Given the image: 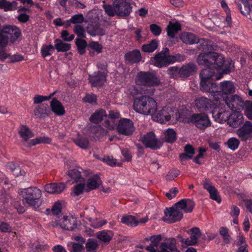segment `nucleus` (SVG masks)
<instances>
[{
    "instance_id": "864d4df0",
    "label": "nucleus",
    "mask_w": 252,
    "mask_h": 252,
    "mask_svg": "<svg viewBox=\"0 0 252 252\" xmlns=\"http://www.w3.org/2000/svg\"><path fill=\"white\" fill-rule=\"evenodd\" d=\"M74 143L82 149H86L89 146V141L87 138H79L74 140Z\"/></svg>"
},
{
    "instance_id": "4c0bfd02",
    "label": "nucleus",
    "mask_w": 252,
    "mask_h": 252,
    "mask_svg": "<svg viewBox=\"0 0 252 252\" xmlns=\"http://www.w3.org/2000/svg\"><path fill=\"white\" fill-rule=\"evenodd\" d=\"M240 141L236 137H231L229 138L227 142L225 143V145L230 150L234 151L238 149L240 145Z\"/></svg>"
},
{
    "instance_id": "49530a36",
    "label": "nucleus",
    "mask_w": 252,
    "mask_h": 252,
    "mask_svg": "<svg viewBox=\"0 0 252 252\" xmlns=\"http://www.w3.org/2000/svg\"><path fill=\"white\" fill-rule=\"evenodd\" d=\"M55 93H56V92L51 94L48 96H44V95H38V94L35 95V96L33 98V103L35 104H37L41 103L43 101L48 100L52 98V97L54 95Z\"/></svg>"
},
{
    "instance_id": "58836bf2",
    "label": "nucleus",
    "mask_w": 252,
    "mask_h": 252,
    "mask_svg": "<svg viewBox=\"0 0 252 252\" xmlns=\"http://www.w3.org/2000/svg\"><path fill=\"white\" fill-rule=\"evenodd\" d=\"M68 175L75 182H83L84 180L80 172L76 169L70 170L68 172Z\"/></svg>"
},
{
    "instance_id": "79ce46f5",
    "label": "nucleus",
    "mask_w": 252,
    "mask_h": 252,
    "mask_svg": "<svg viewBox=\"0 0 252 252\" xmlns=\"http://www.w3.org/2000/svg\"><path fill=\"white\" fill-rule=\"evenodd\" d=\"M77 47L78 53L80 55H83L86 52V48L87 46V42L81 38H76L75 41Z\"/></svg>"
},
{
    "instance_id": "393cba45",
    "label": "nucleus",
    "mask_w": 252,
    "mask_h": 252,
    "mask_svg": "<svg viewBox=\"0 0 252 252\" xmlns=\"http://www.w3.org/2000/svg\"><path fill=\"white\" fill-rule=\"evenodd\" d=\"M126 61L130 63L139 62L141 60V53L138 50H134L125 55Z\"/></svg>"
},
{
    "instance_id": "f704fd0d",
    "label": "nucleus",
    "mask_w": 252,
    "mask_h": 252,
    "mask_svg": "<svg viewBox=\"0 0 252 252\" xmlns=\"http://www.w3.org/2000/svg\"><path fill=\"white\" fill-rule=\"evenodd\" d=\"M158 46V41L156 39H153L149 43L144 44L142 50L145 52L152 53L157 49Z\"/></svg>"
},
{
    "instance_id": "69168bd1",
    "label": "nucleus",
    "mask_w": 252,
    "mask_h": 252,
    "mask_svg": "<svg viewBox=\"0 0 252 252\" xmlns=\"http://www.w3.org/2000/svg\"><path fill=\"white\" fill-rule=\"evenodd\" d=\"M69 34L67 31H63L61 32V37L65 41H71L74 39V34H71L69 36Z\"/></svg>"
},
{
    "instance_id": "6ab92c4d",
    "label": "nucleus",
    "mask_w": 252,
    "mask_h": 252,
    "mask_svg": "<svg viewBox=\"0 0 252 252\" xmlns=\"http://www.w3.org/2000/svg\"><path fill=\"white\" fill-rule=\"evenodd\" d=\"M2 29L8 37V40L12 43L17 40L21 34L19 29L15 26H5Z\"/></svg>"
},
{
    "instance_id": "5fc2aeb1",
    "label": "nucleus",
    "mask_w": 252,
    "mask_h": 252,
    "mask_svg": "<svg viewBox=\"0 0 252 252\" xmlns=\"http://www.w3.org/2000/svg\"><path fill=\"white\" fill-rule=\"evenodd\" d=\"M89 221L92 223V225L94 228H99L107 223L106 220H101L98 219L93 220L92 218L89 219Z\"/></svg>"
},
{
    "instance_id": "4be33fe9",
    "label": "nucleus",
    "mask_w": 252,
    "mask_h": 252,
    "mask_svg": "<svg viewBox=\"0 0 252 252\" xmlns=\"http://www.w3.org/2000/svg\"><path fill=\"white\" fill-rule=\"evenodd\" d=\"M106 76L104 73L98 72L94 75L89 76V81L94 86H100L105 81Z\"/></svg>"
},
{
    "instance_id": "9d476101",
    "label": "nucleus",
    "mask_w": 252,
    "mask_h": 252,
    "mask_svg": "<svg viewBox=\"0 0 252 252\" xmlns=\"http://www.w3.org/2000/svg\"><path fill=\"white\" fill-rule=\"evenodd\" d=\"M175 56H167L162 53H158L150 60L151 64L158 67H162L175 62Z\"/></svg>"
},
{
    "instance_id": "5701e85b",
    "label": "nucleus",
    "mask_w": 252,
    "mask_h": 252,
    "mask_svg": "<svg viewBox=\"0 0 252 252\" xmlns=\"http://www.w3.org/2000/svg\"><path fill=\"white\" fill-rule=\"evenodd\" d=\"M52 111L58 116H62L65 114V111L62 104L56 98H54L50 102Z\"/></svg>"
},
{
    "instance_id": "ea45409f",
    "label": "nucleus",
    "mask_w": 252,
    "mask_h": 252,
    "mask_svg": "<svg viewBox=\"0 0 252 252\" xmlns=\"http://www.w3.org/2000/svg\"><path fill=\"white\" fill-rule=\"evenodd\" d=\"M176 240L175 238H169L165 239V242L161 243L160 247H166L170 251L176 248Z\"/></svg>"
},
{
    "instance_id": "1a4fd4ad",
    "label": "nucleus",
    "mask_w": 252,
    "mask_h": 252,
    "mask_svg": "<svg viewBox=\"0 0 252 252\" xmlns=\"http://www.w3.org/2000/svg\"><path fill=\"white\" fill-rule=\"evenodd\" d=\"M55 224L54 226H60L63 229L67 230H72L77 227L76 219L72 216H56L55 218Z\"/></svg>"
},
{
    "instance_id": "3c124183",
    "label": "nucleus",
    "mask_w": 252,
    "mask_h": 252,
    "mask_svg": "<svg viewBox=\"0 0 252 252\" xmlns=\"http://www.w3.org/2000/svg\"><path fill=\"white\" fill-rule=\"evenodd\" d=\"M185 153L181 154L180 155V158L183 164H186L189 160V144L185 147Z\"/></svg>"
},
{
    "instance_id": "09e8293b",
    "label": "nucleus",
    "mask_w": 252,
    "mask_h": 252,
    "mask_svg": "<svg viewBox=\"0 0 252 252\" xmlns=\"http://www.w3.org/2000/svg\"><path fill=\"white\" fill-rule=\"evenodd\" d=\"M243 109H244V114L247 118L249 120H252V102L247 101Z\"/></svg>"
},
{
    "instance_id": "8fccbe9b",
    "label": "nucleus",
    "mask_w": 252,
    "mask_h": 252,
    "mask_svg": "<svg viewBox=\"0 0 252 252\" xmlns=\"http://www.w3.org/2000/svg\"><path fill=\"white\" fill-rule=\"evenodd\" d=\"M210 194V198L216 201L218 203L220 204L221 202V198L219 195L218 190L216 188H214L210 191H208Z\"/></svg>"
},
{
    "instance_id": "4468645a",
    "label": "nucleus",
    "mask_w": 252,
    "mask_h": 252,
    "mask_svg": "<svg viewBox=\"0 0 252 252\" xmlns=\"http://www.w3.org/2000/svg\"><path fill=\"white\" fill-rule=\"evenodd\" d=\"M223 101L233 111L243 109L245 104L243 99L236 94L230 95Z\"/></svg>"
},
{
    "instance_id": "de8ad7c7",
    "label": "nucleus",
    "mask_w": 252,
    "mask_h": 252,
    "mask_svg": "<svg viewBox=\"0 0 252 252\" xmlns=\"http://www.w3.org/2000/svg\"><path fill=\"white\" fill-rule=\"evenodd\" d=\"M85 245L86 250L88 252H91L95 251L98 247V244L97 241L92 239H89Z\"/></svg>"
},
{
    "instance_id": "aec40b11",
    "label": "nucleus",
    "mask_w": 252,
    "mask_h": 252,
    "mask_svg": "<svg viewBox=\"0 0 252 252\" xmlns=\"http://www.w3.org/2000/svg\"><path fill=\"white\" fill-rule=\"evenodd\" d=\"M173 113L170 108L165 107L158 112L154 119L160 123H165L171 119Z\"/></svg>"
},
{
    "instance_id": "423d86ee",
    "label": "nucleus",
    "mask_w": 252,
    "mask_h": 252,
    "mask_svg": "<svg viewBox=\"0 0 252 252\" xmlns=\"http://www.w3.org/2000/svg\"><path fill=\"white\" fill-rule=\"evenodd\" d=\"M235 87L230 81H224L220 84V87L214 88L210 93L215 101L224 100L235 92Z\"/></svg>"
},
{
    "instance_id": "e2e57ef3",
    "label": "nucleus",
    "mask_w": 252,
    "mask_h": 252,
    "mask_svg": "<svg viewBox=\"0 0 252 252\" xmlns=\"http://www.w3.org/2000/svg\"><path fill=\"white\" fill-rule=\"evenodd\" d=\"M61 209L62 207L61 203L56 202L53 206L51 211L54 215H56V216H61V215H59V214L61 212Z\"/></svg>"
},
{
    "instance_id": "774afa93",
    "label": "nucleus",
    "mask_w": 252,
    "mask_h": 252,
    "mask_svg": "<svg viewBox=\"0 0 252 252\" xmlns=\"http://www.w3.org/2000/svg\"><path fill=\"white\" fill-rule=\"evenodd\" d=\"M179 174V171L177 169L171 170L168 172L166 176V178L168 180H172L176 178Z\"/></svg>"
},
{
    "instance_id": "2eb2a0df",
    "label": "nucleus",
    "mask_w": 252,
    "mask_h": 252,
    "mask_svg": "<svg viewBox=\"0 0 252 252\" xmlns=\"http://www.w3.org/2000/svg\"><path fill=\"white\" fill-rule=\"evenodd\" d=\"M141 141L146 148L152 149H158L161 145L153 132H149L144 135Z\"/></svg>"
},
{
    "instance_id": "ddd939ff",
    "label": "nucleus",
    "mask_w": 252,
    "mask_h": 252,
    "mask_svg": "<svg viewBox=\"0 0 252 252\" xmlns=\"http://www.w3.org/2000/svg\"><path fill=\"white\" fill-rule=\"evenodd\" d=\"M211 113H212V116L216 120L221 123L227 122L230 114L226 110L225 106L221 104L219 106L216 104Z\"/></svg>"
},
{
    "instance_id": "13d9d810",
    "label": "nucleus",
    "mask_w": 252,
    "mask_h": 252,
    "mask_svg": "<svg viewBox=\"0 0 252 252\" xmlns=\"http://www.w3.org/2000/svg\"><path fill=\"white\" fill-rule=\"evenodd\" d=\"M84 20V16L82 14H75L71 17L70 21L73 24H80Z\"/></svg>"
},
{
    "instance_id": "680f3d73",
    "label": "nucleus",
    "mask_w": 252,
    "mask_h": 252,
    "mask_svg": "<svg viewBox=\"0 0 252 252\" xmlns=\"http://www.w3.org/2000/svg\"><path fill=\"white\" fill-rule=\"evenodd\" d=\"M178 74L182 77H187L189 76V65L183 66L179 70Z\"/></svg>"
},
{
    "instance_id": "37998d69",
    "label": "nucleus",
    "mask_w": 252,
    "mask_h": 252,
    "mask_svg": "<svg viewBox=\"0 0 252 252\" xmlns=\"http://www.w3.org/2000/svg\"><path fill=\"white\" fill-rule=\"evenodd\" d=\"M188 199H183L176 203L174 204V207L183 212L187 213L188 212Z\"/></svg>"
},
{
    "instance_id": "338daca9",
    "label": "nucleus",
    "mask_w": 252,
    "mask_h": 252,
    "mask_svg": "<svg viewBox=\"0 0 252 252\" xmlns=\"http://www.w3.org/2000/svg\"><path fill=\"white\" fill-rule=\"evenodd\" d=\"M96 96L94 94H87L84 98L83 101L85 102L93 103L95 102Z\"/></svg>"
},
{
    "instance_id": "9b49d317",
    "label": "nucleus",
    "mask_w": 252,
    "mask_h": 252,
    "mask_svg": "<svg viewBox=\"0 0 252 252\" xmlns=\"http://www.w3.org/2000/svg\"><path fill=\"white\" fill-rule=\"evenodd\" d=\"M119 133L126 136L132 135L134 131L135 128L133 123L129 119H121L116 127Z\"/></svg>"
},
{
    "instance_id": "f8f14e48",
    "label": "nucleus",
    "mask_w": 252,
    "mask_h": 252,
    "mask_svg": "<svg viewBox=\"0 0 252 252\" xmlns=\"http://www.w3.org/2000/svg\"><path fill=\"white\" fill-rule=\"evenodd\" d=\"M236 133L243 142H246L252 138V123L249 121H245L242 126L238 128Z\"/></svg>"
},
{
    "instance_id": "412c9836",
    "label": "nucleus",
    "mask_w": 252,
    "mask_h": 252,
    "mask_svg": "<svg viewBox=\"0 0 252 252\" xmlns=\"http://www.w3.org/2000/svg\"><path fill=\"white\" fill-rule=\"evenodd\" d=\"M66 188L63 183H50L45 186L44 189L46 192L51 194H59L63 192Z\"/></svg>"
},
{
    "instance_id": "a211bd4d",
    "label": "nucleus",
    "mask_w": 252,
    "mask_h": 252,
    "mask_svg": "<svg viewBox=\"0 0 252 252\" xmlns=\"http://www.w3.org/2000/svg\"><path fill=\"white\" fill-rule=\"evenodd\" d=\"M195 103L197 109L201 110L208 111L211 113L216 104L207 97L201 96L195 99Z\"/></svg>"
},
{
    "instance_id": "052dcab7",
    "label": "nucleus",
    "mask_w": 252,
    "mask_h": 252,
    "mask_svg": "<svg viewBox=\"0 0 252 252\" xmlns=\"http://www.w3.org/2000/svg\"><path fill=\"white\" fill-rule=\"evenodd\" d=\"M85 184L84 183H80L77 184L74 188L73 191L72 193L73 195H79L82 194L84 189Z\"/></svg>"
},
{
    "instance_id": "72a5a7b5",
    "label": "nucleus",
    "mask_w": 252,
    "mask_h": 252,
    "mask_svg": "<svg viewBox=\"0 0 252 252\" xmlns=\"http://www.w3.org/2000/svg\"><path fill=\"white\" fill-rule=\"evenodd\" d=\"M121 222L130 227H135L138 225L139 222L135 218L131 215L124 216L121 219Z\"/></svg>"
},
{
    "instance_id": "7c9ffc66",
    "label": "nucleus",
    "mask_w": 252,
    "mask_h": 252,
    "mask_svg": "<svg viewBox=\"0 0 252 252\" xmlns=\"http://www.w3.org/2000/svg\"><path fill=\"white\" fill-rule=\"evenodd\" d=\"M201 235V232L198 227H194L190 229V246L195 245Z\"/></svg>"
},
{
    "instance_id": "7ed1b4c3",
    "label": "nucleus",
    "mask_w": 252,
    "mask_h": 252,
    "mask_svg": "<svg viewBox=\"0 0 252 252\" xmlns=\"http://www.w3.org/2000/svg\"><path fill=\"white\" fill-rule=\"evenodd\" d=\"M131 0H115L112 5L103 1L102 7L106 13L110 17L128 16L132 11Z\"/></svg>"
},
{
    "instance_id": "6e6d98bb",
    "label": "nucleus",
    "mask_w": 252,
    "mask_h": 252,
    "mask_svg": "<svg viewBox=\"0 0 252 252\" xmlns=\"http://www.w3.org/2000/svg\"><path fill=\"white\" fill-rule=\"evenodd\" d=\"M73 32L79 37H84L85 36L84 27L80 25H76L73 29Z\"/></svg>"
},
{
    "instance_id": "b1692460",
    "label": "nucleus",
    "mask_w": 252,
    "mask_h": 252,
    "mask_svg": "<svg viewBox=\"0 0 252 252\" xmlns=\"http://www.w3.org/2000/svg\"><path fill=\"white\" fill-rule=\"evenodd\" d=\"M151 242L149 246H147L146 249L150 252H158V247L162 237L161 235H154L150 237Z\"/></svg>"
},
{
    "instance_id": "a18cd8bd",
    "label": "nucleus",
    "mask_w": 252,
    "mask_h": 252,
    "mask_svg": "<svg viewBox=\"0 0 252 252\" xmlns=\"http://www.w3.org/2000/svg\"><path fill=\"white\" fill-rule=\"evenodd\" d=\"M67 246L70 252H81L84 247L82 244L72 242L68 243Z\"/></svg>"
},
{
    "instance_id": "39448f33",
    "label": "nucleus",
    "mask_w": 252,
    "mask_h": 252,
    "mask_svg": "<svg viewBox=\"0 0 252 252\" xmlns=\"http://www.w3.org/2000/svg\"><path fill=\"white\" fill-rule=\"evenodd\" d=\"M18 193L23 197L24 204H27L34 209H37L41 205L42 191L37 187L20 189Z\"/></svg>"
},
{
    "instance_id": "20e7f679",
    "label": "nucleus",
    "mask_w": 252,
    "mask_h": 252,
    "mask_svg": "<svg viewBox=\"0 0 252 252\" xmlns=\"http://www.w3.org/2000/svg\"><path fill=\"white\" fill-rule=\"evenodd\" d=\"M150 95L145 94L134 99V110L140 114L148 115L154 114L158 108L156 101Z\"/></svg>"
},
{
    "instance_id": "c756f323",
    "label": "nucleus",
    "mask_w": 252,
    "mask_h": 252,
    "mask_svg": "<svg viewBox=\"0 0 252 252\" xmlns=\"http://www.w3.org/2000/svg\"><path fill=\"white\" fill-rule=\"evenodd\" d=\"M242 3L244 5V10H243L241 4L238 5L241 13L245 16L252 14V0H242Z\"/></svg>"
},
{
    "instance_id": "f257e3e1",
    "label": "nucleus",
    "mask_w": 252,
    "mask_h": 252,
    "mask_svg": "<svg viewBox=\"0 0 252 252\" xmlns=\"http://www.w3.org/2000/svg\"><path fill=\"white\" fill-rule=\"evenodd\" d=\"M196 43V47L202 52L198 56L197 62L200 65L207 67L200 73V88L202 91L210 92L214 88H217L218 84L213 82L215 79H220V77L216 76V71H221L223 74L229 73L234 67L232 61L225 60L221 54L212 52L216 45L211 40L204 38L199 39L196 36L190 33V45Z\"/></svg>"
},
{
    "instance_id": "c85d7f7f",
    "label": "nucleus",
    "mask_w": 252,
    "mask_h": 252,
    "mask_svg": "<svg viewBox=\"0 0 252 252\" xmlns=\"http://www.w3.org/2000/svg\"><path fill=\"white\" fill-rule=\"evenodd\" d=\"M107 116L106 112L105 110L100 109L95 111L93 114L90 118V121L95 124L100 123L104 117Z\"/></svg>"
},
{
    "instance_id": "e433bc0d",
    "label": "nucleus",
    "mask_w": 252,
    "mask_h": 252,
    "mask_svg": "<svg viewBox=\"0 0 252 252\" xmlns=\"http://www.w3.org/2000/svg\"><path fill=\"white\" fill-rule=\"evenodd\" d=\"M55 43V48L59 52H66L69 51L71 48L70 44L64 43L60 39H56Z\"/></svg>"
},
{
    "instance_id": "603ef678",
    "label": "nucleus",
    "mask_w": 252,
    "mask_h": 252,
    "mask_svg": "<svg viewBox=\"0 0 252 252\" xmlns=\"http://www.w3.org/2000/svg\"><path fill=\"white\" fill-rule=\"evenodd\" d=\"M205 152L206 150L205 149L201 147L199 148L198 154L192 158L193 161L199 165L202 164L203 162L200 161V159L203 158L204 153Z\"/></svg>"
},
{
    "instance_id": "dca6fc26",
    "label": "nucleus",
    "mask_w": 252,
    "mask_h": 252,
    "mask_svg": "<svg viewBox=\"0 0 252 252\" xmlns=\"http://www.w3.org/2000/svg\"><path fill=\"white\" fill-rule=\"evenodd\" d=\"M244 123V117L242 113L238 111H233L229 114L228 125L233 128H237Z\"/></svg>"
},
{
    "instance_id": "2f4dec72",
    "label": "nucleus",
    "mask_w": 252,
    "mask_h": 252,
    "mask_svg": "<svg viewBox=\"0 0 252 252\" xmlns=\"http://www.w3.org/2000/svg\"><path fill=\"white\" fill-rule=\"evenodd\" d=\"M34 116L37 118H45L48 116L47 113V105L40 104L37 106L33 111Z\"/></svg>"
},
{
    "instance_id": "6e6552de",
    "label": "nucleus",
    "mask_w": 252,
    "mask_h": 252,
    "mask_svg": "<svg viewBox=\"0 0 252 252\" xmlns=\"http://www.w3.org/2000/svg\"><path fill=\"white\" fill-rule=\"evenodd\" d=\"M190 123L201 130H204L211 125L209 117L205 113H194L190 115Z\"/></svg>"
},
{
    "instance_id": "0eeeda50",
    "label": "nucleus",
    "mask_w": 252,
    "mask_h": 252,
    "mask_svg": "<svg viewBox=\"0 0 252 252\" xmlns=\"http://www.w3.org/2000/svg\"><path fill=\"white\" fill-rule=\"evenodd\" d=\"M18 132L22 142L27 147H31L41 143L49 144L51 142V139L47 136L38 137L28 142L29 139L33 137L34 134L26 126H21Z\"/></svg>"
},
{
    "instance_id": "c03bdc74",
    "label": "nucleus",
    "mask_w": 252,
    "mask_h": 252,
    "mask_svg": "<svg viewBox=\"0 0 252 252\" xmlns=\"http://www.w3.org/2000/svg\"><path fill=\"white\" fill-rule=\"evenodd\" d=\"M219 233L222 236L224 242L227 244L230 243L231 236L229 234V230L226 227H221L219 230Z\"/></svg>"
},
{
    "instance_id": "cd10ccee",
    "label": "nucleus",
    "mask_w": 252,
    "mask_h": 252,
    "mask_svg": "<svg viewBox=\"0 0 252 252\" xmlns=\"http://www.w3.org/2000/svg\"><path fill=\"white\" fill-rule=\"evenodd\" d=\"M17 1L14 0L12 2L6 0H0V8L3 9L4 11H14L17 9Z\"/></svg>"
},
{
    "instance_id": "0e129e2a",
    "label": "nucleus",
    "mask_w": 252,
    "mask_h": 252,
    "mask_svg": "<svg viewBox=\"0 0 252 252\" xmlns=\"http://www.w3.org/2000/svg\"><path fill=\"white\" fill-rule=\"evenodd\" d=\"M178 238L181 242L182 249L183 250L184 248H187L185 252H189V248H188V246H189V241H188V238H185L181 235L179 236Z\"/></svg>"
},
{
    "instance_id": "bb28decb",
    "label": "nucleus",
    "mask_w": 252,
    "mask_h": 252,
    "mask_svg": "<svg viewBox=\"0 0 252 252\" xmlns=\"http://www.w3.org/2000/svg\"><path fill=\"white\" fill-rule=\"evenodd\" d=\"M180 31H181V26L178 22H170L167 27V35L172 38H173L175 35Z\"/></svg>"
},
{
    "instance_id": "f3484780",
    "label": "nucleus",
    "mask_w": 252,
    "mask_h": 252,
    "mask_svg": "<svg viewBox=\"0 0 252 252\" xmlns=\"http://www.w3.org/2000/svg\"><path fill=\"white\" fill-rule=\"evenodd\" d=\"M166 218L165 220L169 223H174L181 220L183 217V212L174 207L166 209L165 212Z\"/></svg>"
},
{
    "instance_id": "c9c22d12",
    "label": "nucleus",
    "mask_w": 252,
    "mask_h": 252,
    "mask_svg": "<svg viewBox=\"0 0 252 252\" xmlns=\"http://www.w3.org/2000/svg\"><path fill=\"white\" fill-rule=\"evenodd\" d=\"M164 139L166 142L173 143L177 139V133L172 128H168L164 132Z\"/></svg>"
},
{
    "instance_id": "a19ab883",
    "label": "nucleus",
    "mask_w": 252,
    "mask_h": 252,
    "mask_svg": "<svg viewBox=\"0 0 252 252\" xmlns=\"http://www.w3.org/2000/svg\"><path fill=\"white\" fill-rule=\"evenodd\" d=\"M55 47L52 45H44L41 49V54L43 58L51 56L55 50Z\"/></svg>"
},
{
    "instance_id": "a878e982",
    "label": "nucleus",
    "mask_w": 252,
    "mask_h": 252,
    "mask_svg": "<svg viewBox=\"0 0 252 252\" xmlns=\"http://www.w3.org/2000/svg\"><path fill=\"white\" fill-rule=\"evenodd\" d=\"M102 184L101 180L97 175H94L89 177L87 182V186L90 189H95L98 188Z\"/></svg>"
},
{
    "instance_id": "473e14b6",
    "label": "nucleus",
    "mask_w": 252,
    "mask_h": 252,
    "mask_svg": "<svg viewBox=\"0 0 252 252\" xmlns=\"http://www.w3.org/2000/svg\"><path fill=\"white\" fill-rule=\"evenodd\" d=\"M96 236L101 241L108 243L112 239V234L111 231L103 230L98 232L96 234Z\"/></svg>"
},
{
    "instance_id": "bf43d9fd",
    "label": "nucleus",
    "mask_w": 252,
    "mask_h": 252,
    "mask_svg": "<svg viewBox=\"0 0 252 252\" xmlns=\"http://www.w3.org/2000/svg\"><path fill=\"white\" fill-rule=\"evenodd\" d=\"M103 125L105 127L107 128L108 130H112L114 129L116 127V124L114 120L109 119L103 123Z\"/></svg>"
},
{
    "instance_id": "4d7b16f0",
    "label": "nucleus",
    "mask_w": 252,
    "mask_h": 252,
    "mask_svg": "<svg viewBox=\"0 0 252 252\" xmlns=\"http://www.w3.org/2000/svg\"><path fill=\"white\" fill-rule=\"evenodd\" d=\"M8 37L4 33L2 29L0 31V47H5L8 42Z\"/></svg>"
},
{
    "instance_id": "f03ea898",
    "label": "nucleus",
    "mask_w": 252,
    "mask_h": 252,
    "mask_svg": "<svg viewBox=\"0 0 252 252\" xmlns=\"http://www.w3.org/2000/svg\"><path fill=\"white\" fill-rule=\"evenodd\" d=\"M135 85L130 86L128 91L133 96L139 94L153 95L154 87L159 86L161 82L154 74L148 72H140L135 80Z\"/></svg>"
}]
</instances>
